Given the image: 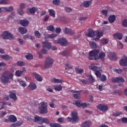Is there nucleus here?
Listing matches in <instances>:
<instances>
[{
    "instance_id": "c03bdc74",
    "label": "nucleus",
    "mask_w": 127,
    "mask_h": 127,
    "mask_svg": "<svg viewBox=\"0 0 127 127\" xmlns=\"http://www.w3.org/2000/svg\"><path fill=\"white\" fill-rule=\"evenodd\" d=\"M50 127H61V125L57 123H51L50 124Z\"/></svg>"
},
{
    "instance_id": "09e8293b",
    "label": "nucleus",
    "mask_w": 127,
    "mask_h": 127,
    "mask_svg": "<svg viewBox=\"0 0 127 127\" xmlns=\"http://www.w3.org/2000/svg\"><path fill=\"white\" fill-rule=\"evenodd\" d=\"M52 3L55 5H59V4L61 3V2L60 0H53Z\"/></svg>"
},
{
    "instance_id": "bf43d9fd",
    "label": "nucleus",
    "mask_w": 127,
    "mask_h": 127,
    "mask_svg": "<svg viewBox=\"0 0 127 127\" xmlns=\"http://www.w3.org/2000/svg\"><path fill=\"white\" fill-rule=\"evenodd\" d=\"M101 12L102 14H104V15H107V14H108V12H109V11L107 9H103L101 11Z\"/></svg>"
},
{
    "instance_id": "39448f33",
    "label": "nucleus",
    "mask_w": 127,
    "mask_h": 127,
    "mask_svg": "<svg viewBox=\"0 0 127 127\" xmlns=\"http://www.w3.org/2000/svg\"><path fill=\"white\" fill-rule=\"evenodd\" d=\"M71 118L67 117L66 120L67 122H72V123H76L79 121V117H78V113L77 112L74 111L71 113Z\"/></svg>"
},
{
    "instance_id": "20e7f679",
    "label": "nucleus",
    "mask_w": 127,
    "mask_h": 127,
    "mask_svg": "<svg viewBox=\"0 0 127 127\" xmlns=\"http://www.w3.org/2000/svg\"><path fill=\"white\" fill-rule=\"evenodd\" d=\"M9 77H10L11 80H12V77L13 75L9 73V71H5L2 74L0 77V80L3 83H8L9 81Z\"/></svg>"
},
{
    "instance_id": "4c0bfd02",
    "label": "nucleus",
    "mask_w": 127,
    "mask_h": 127,
    "mask_svg": "<svg viewBox=\"0 0 127 127\" xmlns=\"http://www.w3.org/2000/svg\"><path fill=\"white\" fill-rule=\"evenodd\" d=\"M89 45L91 48H97L98 47V45L94 42H90Z\"/></svg>"
},
{
    "instance_id": "f704fd0d",
    "label": "nucleus",
    "mask_w": 127,
    "mask_h": 127,
    "mask_svg": "<svg viewBox=\"0 0 127 127\" xmlns=\"http://www.w3.org/2000/svg\"><path fill=\"white\" fill-rule=\"evenodd\" d=\"M89 68L91 69V70H92V71H94V72H96V71H98V69H99L98 67H97L93 64H91L89 65Z\"/></svg>"
},
{
    "instance_id": "6e6552de",
    "label": "nucleus",
    "mask_w": 127,
    "mask_h": 127,
    "mask_svg": "<svg viewBox=\"0 0 127 127\" xmlns=\"http://www.w3.org/2000/svg\"><path fill=\"white\" fill-rule=\"evenodd\" d=\"M54 62V61L52 58H50V57H47L45 62V68L47 69L52 67Z\"/></svg>"
},
{
    "instance_id": "4d7b16f0",
    "label": "nucleus",
    "mask_w": 127,
    "mask_h": 127,
    "mask_svg": "<svg viewBox=\"0 0 127 127\" xmlns=\"http://www.w3.org/2000/svg\"><path fill=\"white\" fill-rule=\"evenodd\" d=\"M75 71L77 74H82L83 72H84V69H78V68H75Z\"/></svg>"
},
{
    "instance_id": "1a4fd4ad",
    "label": "nucleus",
    "mask_w": 127,
    "mask_h": 127,
    "mask_svg": "<svg viewBox=\"0 0 127 127\" xmlns=\"http://www.w3.org/2000/svg\"><path fill=\"white\" fill-rule=\"evenodd\" d=\"M39 112L40 114H47L48 111L47 110V103L43 102L39 109Z\"/></svg>"
},
{
    "instance_id": "a878e982",
    "label": "nucleus",
    "mask_w": 127,
    "mask_h": 127,
    "mask_svg": "<svg viewBox=\"0 0 127 127\" xmlns=\"http://www.w3.org/2000/svg\"><path fill=\"white\" fill-rule=\"evenodd\" d=\"M110 41V39L108 38H103L101 40H100V42L101 44H104L105 45L108 44Z\"/></svg>"
},
{
    "instance_id": "7c9ffc66",
    "label": "nucleus",
    "mask_w": 127,
    "mask_h": 127,
    "mask_svg": "<svg viewBox=\"0 0 127 127\" xmlns=\"http://www.w3.org/2000/svg\"><path fill=\"white\" fill-rule=\"evenodd\" d=\"M108 20L110 23H113V22L116 21V16L115 15H111L109 17Z\"/></svg>"
},
{
    "instance_id": "f8f14e48",
    "label": "nucleus",
    "mask_w": 127,
    "mask_h": 127,
    "mask_svg": "<svg viewBox=\"0 0 127 127\" xmlns=\"http://www.w3.org/2000/svg\"><path fill=\"white\" fill-rule=\"evenodd\" d=\"M122 58L119 61L120 66H127V57L124 56L122 57Z\"/></svg>"
},
{
    "instance_id": "a19ab883",
    "label": "nucleus",
    "mask_w": 127,
    "mask_h": 127,
    "mask_svg": "<svg viewBox=\"0 0 127 127\" xmlns=\"http://www.w3.org/2000/svg\"><path fill=\"white\" fill-rule=\"evenodd\" d=\"M99 79L100 81H102V82H106V81H107V76L103 74L99 77Z\"/></svg>"
},
{
    "instance_id": "774afa93",
    "label": "nucleus",
    "mask_w": 127,
    "mask_h": 127,
    "mask_svg": "<svg viewBox=\"0 0 127 127\" xmlns=\"http://www.w3.org/2000/svg\"><path fill=\"white\" fill-rule=\"evenodd\" d=\"M23 39L25 40H27V39H29V36L27 34L24 35Z\"/></svg>"
},
{
    "instance_id": "ea45409f",
    "label": "nucleus",
    "mask_w": 127,
    "mask_h": 127,
    "mask_svg": "<svg viewBox=\"0 0 127 127\" xmlns=\"http://www.w3.org/2000/svg\"><path fill=\"white\" fill-rule=\"evenodd\" d=\"M47 30H49V31H52V32H54V31L55 30V29L54 28V26L53 25H50L47 27Z\"/></svg>"
},
{
    "instance_id": "393cba45",
    "label": "nucleus",
    "mask_w": 127,
    "mask_h": 127,
    "mask_svg": "<svg viewBox=\"0 0 127 127\" xmlns=\"http://www.w3.org/2000/svg\"><path fill=\"white\" fill-rule=\"evenodd\" d=\"M20 23L22 26H27L29 23V21L26 19L21 20L20 21Z\"/></svg>"
},
{
    "instance_id": "c756f323",
    "label": "nucleus",
    "mask_w": 127,
    "mask_h": 127,
    "mask_svg": "<svg viewBox=\"0 0 127 127\" xmlns=\"http://www.w3.org/2000/svg\"><path fill=\"white\" fill-rule=\"evenodd\" d=\"M57 34H47V36H45V38H50L51 39H53L57 37Z\"/></svg>"
},
{
    "instance_id": "052dcab7",
    "label": "nucleus",
    "mask_w": 127,
    "mask_h": 127,
    "mask_svg": "<svg viewBox=\"0 0 127 127\" xmlns=\"http://www.w3.org/2000/svg\"><path fill=\"white\" fill-rule=\"evenodd\" d=\"M73 98H74V99H77V100H79V99H80V94H73Z\"/></svg>"
},
{
    "instance_id": "49530a36",
    "label": "nucleus",
    "mask_w": 127,
    "mask_h": 127,
    "mask_svg": "<svg viewBox=\"0 0 127 127\" xmlns=\"http://www.w3.org/2000/svg\"><path fill=\"white\" fill-rule=\"evenodd\" d=\"M35 36L37 38H40L41 37V34L38 31H36L34 33Z\"/></svg>"
},
{
    "instance_id": "cd10ccee",
    "label": "nucleus",
    "mask_w": 127,
    "mask_h": 127,
    "mask_svg": "<svg viewBox=\"0 0 127 127\" xmlns=\"http://www.w3.org/2000/svg\"><path fill=\"white\" fill-rule=\"evenodd\" d=\"M17 82L19 83L22 87H26V82L23 81L22 79L19 78L17 79Z\"/></svg>"
},
{
    "instance_id": "72a5a7b5",
    "label": "nucleus",
    "mask_w": 127,
    "mask_h": 127,
    "mask_svg": "<svg viewBox=\"0 0 127 127\" xmlns=\"http://www.w3.org/2000/svg\"><path fill=\"white\" fill-rule=\"evenodd\" d=\"M54 88L55 91H62V85H54Z\"/></svg>"
},
{
    "instance_id": "a211bd4d",
    "label": "nucleus",
    "mask_w": 127,
    "mask_h": 127,
    "mask_svg": "<svg viewBox=\"0 0 127 127\" xmlns=\"http://www.w3.org/2000/svg\"><path fill=\"white\" fill-rule=\"evenodd\" d=\"M0 57L3 60H6L9 61L12 59V57L8 56V55H1Z\"/></svg>"
},
{
    "instance_id": "bb28decb",
    "label": "nucleus",
    "mask_w": 127,
    "mask_h": 127,
    "mask_svg": "<svg viewBox=\"0 0 127 127\" xmlns=\"http://www.w3.org/2000/svg\"><path fill=\"white\" fill-rule=\"evenodd\" d=\"M92 4V0L90 1H84L83 3V5L84 7H89Z\"/></svg>"
},
{
    "instance_id": "e433bc0d",
    "label": "nucleus",
    "mask_w": 127,
    "mask_h": 127,
    "mask_svg": "<svg viewBox=\"0 0 127 127\" xmlns=\"http://www.w3.org/2000/svg\"><path fill=\"white\" fill-rule=\"evenodd\" d=\"M51 81L53 82V83H62V82H63L62 80L60 79H57L56 78H52L51 79Z\"/></svg>"
},
{
    "instance_id": "9d476101",
    "label": "nucleus",
    "mask_w": 127,
    "mask_h": 127,
    "mask_svg": "<svg viewBox=\"0 0 127 127\" xmlns=\"http://www.w3.org/2000/svg\"><path fill=\"white\" fill-rule=\"evenodd\" d=\"M103 34H104L102 32H99V31H95L94 37L96 36V37L94 38L93 40H95V41H99L101 37L103 36Z\"/></svg>"
},
{
    "instance_id": "ddd939ff",
    "label": "nucleus",
    "mask_w": 127,
    "mask_h": 127,
    "mask_svg": "<svg viewBox=\"0 0 127 127\" xmlns=\"http://www.w3.org/2000/svg\"><path fill=\"white\" fill-rule=\"evenodd\" d=\"M108 57L111 60H114V61L118 60L117 54H116L115 52H109L108 53Z\"/></svg>"
},
{
    "instance_id": "2eb2a0df",
    "label": "nucleus",
    "mask_w": 127,
    "mask_h": 127,
    "mask_svg": "<svg viewBox=\"0 0 127 127\" xmlns=\"http://www.w3.org/2000/svg\"><path fill=\"white\" fill-rule=\"evenodd\" d=\"M33 75L37 81H38L39 82H42L43 80V78L38 73H37L36 72H33Z\"/></svg>"
},
{
    "instance_id": "5fc2aeb1",
    "label": "nucleus",
    "mask_w": 127,
    "mask_h": 127,
    "mask_svg": "<svg viewBox=\"0 0 127 127\" xmlns=\"http://www.w3.org/2000/svg\"><path fill=\"white\" fill-rule=\"evenodd\" d=\"M15 74L17 77H20V76L22 75V73L21 72L20 70H16L15 72Z\"/></svg>"
},
{
    "instance_id": "4468645a",
    "label": "nucleus",
    "mask_w": 127,
    "mask_h": 127,
    "mask_svg": "<svg viewBox=\"0 0 127 127\" xmlns=\"http://www.w3.org/2000/svg\"><path fill=\"white\" fill-rule=\"evenodd\" d=\"M97 109L102 112H106V111H108L109 107L103 104H99L97 106Z\"/></svg>"
},
{
    "instance_id": "5701e85b",
    "label": "nucleus",
    "mask_w": 127,
    "mask_h": 127,
    "mask_svg": "<svg viewBox=\"0 0 127 127\" xmlns=\"http://www.w3.org/2000/svg\"><path fill=\"white\" fill-rule=\"evenodd\" d=\"M18 30L19 32L21 33V34H25V33L27 32V29H26V28H24L22 27H19L18 29Z\"/></svg>"
},
{
    "instance_id": "7ed1b4c3",
    "label": "nucleus",
    "mask_w": 127,
    "mask_h": 127,
    "mask_svg": "<svg viewBox=\"0 0 127 127\" xmlns=\"http://www.w3.org/2000/svg\"><path fill=\"white\" fill-rule=\"evenodd\" d=\"M34 123H38V125H43V124H46L49 125V120L46 118H43L42 117L35 115L33 119Z\"/></svg>"
},
{
    "instance_id": "6e6d98bb",
    "label": "nucleus",
    "mask_w": 127,
    "mask_h": 127,
    "mask_svg": "<svg viewBox=\"0 0 127 127\" xmlns=\"http://www.w3.org/2000/svg\"><path fill=\"white\" fill-rule=\"evenodd\" d=\"M122 25L124 27H127V19H125L123 20Z\"/></svg>"
},
{
    "instance_id": "a18cd8bd",
    "label": "nucleus",
    "mask_w": 127,
    "mask_h": 127,
    "mask_svg": "<svg viewBox=\"0 0 127 127\" xmlns=\"http://www.w3.org/2000/svg\"><path fill=\"white\" fill-rule=\"evenodd\" d=\"M13 11V7L10 6L8 7H6V12H12Z\"/></svg>"
},
{
    "instance_id": "c9c22d12",
    "label": "nucleus",
    "mask_w": 127,
    "mask_h": 127,
    "mask_svg": "<svg viewBox=\"0 0 127 127\" xmlns=\"http://www.w3.org/2000/svg\"><path fill=\"white\" fill-rule=\"evenodd\" d=\"M50 15L53 17H55V11L54 9H51L48 10Z\"/></svg>"
},
{
    "instance_id": "6ab92c4d",
    "label": "nucleus",
    "mask_w": 127,
    "mask_h": 127,
    "mask_svg": "<svg viewBox=\"0 0 127 127\" xmlns=\"http://www.w3.org/2000/svg\"><path fill=\"white\" fill-rule=\"evenodd\" d=\"M91 126V122L90 120L83 122L80 126V127H90Z\"/></svg>"
},
{
    "instance_id": "412c9836",
    "label": "nucleus",
    "mask_w": 127,
    "mask_h": 127,
    "mask_svg": "<svg viewBox=\"0 0 127 127\" xmlns=\"http://www.w3.org/2000/svg\"><path fill=\"white\" fill-rule=\"evenodd\" d=\"M85 35L88 37H95V31H94L92 29H90L88 33L85 34Z\"/></svg>"
},
{
    "instance_id": "c85d7f7f",
    "label": "nucleus",
    "mask_w": 127,
    "mask_h": 127,
    "mask_svg": "<svg viewBox=\"0 0 127 127\" xmlns=\"http://www.w3.org/2000/svg\"><path fill=\"white\" fill-rule=\"evenodd\" d=\"M87 82L89 84H93V83H95V79L93 77V76L90 75L87 78Z\"/></svg>"
},
{
    "instance_id": "37998d69",
    "label": "nucleus",
    "mask_w": 127,
    "mask_h": 127,
    "mask_svg": "<svg viewBox=\"0 0 127 127\" xmlns=\"http://www.w3.org/2000/svg\"><path fill=\"white\" fill-rule=\"evenodd\" d=\"M37 8L35 7H33L29 9L30 13L32 14L35 13V11H37Z\"/></svg>"
},
{
    "instance_id": "f03ea898",
    "label": "nucleus",
    "mask_w": 127,
    "mask_h": 127,
    "mask_svg": "<svg viewBox=\"0 0 127 127\" xmlns=\"http://www.w3.org/2000/svg\"><path fill=\"white\" fill-rule=\"evenodd\" d=\"M42 44L43 48L41 52L42 53H43V54H46V53H47V51H48V50H49L50 48L52 49V50H53L54 51L57 49L56 46L51 47V43L50 42H43Z\"/></svg>"
},
{
    "instance_id": "dca6fc26",
    "label": "nucleus",
    "mask_w": 127,
    "mask_h": 127,
    "mask_svg": "<svg viewBox=\"0 0 127 127\" xmlns=\"http://www.w3.org/2000/svg\"><path fill=\"white\" fill-rule=\"evenodd\" d=\"M75 104L79 108H80V107H82V108H86V107H87V104L86 103H83L80 101H75Z\"/></svg>"
},
{
    "instance_id": "603ef678",
    "label": "nucleus",
    "mask_w": 127,
    "mask_h": 127,
    "mask_svg": "<svg viewBox=\"0 0 127 127\" xmlns=\"http://www.w3.org/2000/svg\"><path fill=\"white\" fill-rule=\"evenodd\" d=\"M65 67V70H70V69H72V66H70V64H69V63H66Z\"/></svg>"
},
{
    "instance_id": "de8ad7c7",
    "label": "nucleus",
    "mask_w": 127,
    "mask_h": 127,
    "mask_svg": "<svg viewBox=\"0 0 127 127\" xmlns=\"http://www.w3.org/2000/svg\"><path fill=\"white\" fill-rule=\"evenodd\" d=\"M8 0H0V4H8Z\"/></svg>"
},
{
    "instance_id": "0e129e2a",
    "label": "nucleus",
    "mask_w": 127,
    "mask_h": 127,
    "mask_svg": "<svg viewBox=\"0 0 127 127\" xmlns=\"http://www.w3.org/2000/svg\"><path fill=\"white\" fill-rule=\"evenodd\" d=\"M49 105L50 107L52 108H55V104H54V101H52L49 104Z\"/></svg>"
},
{
    "instance_id": "b1692460",
    "label": "nucleus",
    "mask_w": 127,
    "mask_h": 127,
    "mask_svg": "<svg viewBox=\"0 0 127 127\" xmlns=\"http://www.w3.org/2000/svg\"><path fill=\"white\" fill-rule=\"evenodd\" d=\"M8 120L11 123H15V122L17 121L16 117L13 115H10L9 117L8 118Z\"/></svg>"
},
{
    "instance_id": "13d9d810",
    "label": "nucleus",
    "mask_w": 127,
    "mask_h": 127,
    "mask_svg": "<svg viewBox=\"0 0 127 127\" xmlns=\"http://www.w3.org/2000/svg\"><path fill=\"white\" fill-rule=\"evenodd\" d=\"M95 74L96 76H97V77H98V78L102 76V74H101L100 70H97L96 71H95Z\"/></svg>"
},
{
    "instance_id": "680f3d73",
    "label": "nucleus",
    "mask_w": 127,
    "mask_h": 127,
    "mask_svg": "<svg viewBox=\"0 0 127 127\" xmlns=\"http://www.w3.org/2000/svg\"><path fill=\"white\" fill-rule=\"evenodd\" d=\"M114 71L116 72V73H118V74H122L123 73V69H115L114 70Z\"/></svg>"
},
{
    "instance_id": "864d4df0",
    "label": "nucleus",
    "mask_w": 127,
    "mask_h": 127,
    "mask_svg": "<svg viewBox=\"0 0 127 127\" xmlns=\"http://www.w3.org/2000/svg\"><path fill=\"white\" fill-rule=\"evenodd\" d=\"M18 66L21 67L22 66H24L25 65V63L21 61H18L17 62Z\"/></svg>"
},
{
    "instance_id": "f257e3e1",
    "label": "nucleus",
    "mask_w": 127,
    "mask_h": 127,
    "mask_svg": "<svg viewBox=\"0 0 127 127\" xmlns=\"http://www.w3.org/2000/svg\"><path fill=\"white\" fill-rule=\"evenodd\" d=\"M106 57V54L104 52H100L99 49H94L89 52L88 59L89 60H98L101 59L104 61Z\"/></svg>"
},
{
    "instance_id": "e2e57ef3",
    "label": "nucleus",
    "mask_w": 127,
    "mask_h": 127,
    "mask_svg": "<svg viewBox=\"0 0 127 127\" xmlns=\"http://www.w3.org/2000/svg\"><path fill=\"white\" fill-rule=\"evenodd\" d=\"M0 12H6V7H0Z\"/></svg>"
},
{
    "instance_id": "79ce46f5",
    "label": "nucleus",
    "mask_w": 127,
    "mask_h": 127,
    "mask_svg": "<svg viewBox=\"0 0 127 127\" xmlns=\"http://www.w3.org/2000/svg\"><path fill=\"white\" fill-rule=\"evenodd\" d=\"M121 115H123V112L119 111H116L115 113L112 114L113 117H119V116H121Z\"/></svg>"
},
{
    "instance_id": "473e14b6",
    "label": "nucleus",
    "mask_w": 127,
    "mask_h": 127,
    "mask_svg": "<svg viewBox=\"0 0 127 127\" xmlns=\"http://www.w3.org/2000/svg\"><path fill=\"white\" fill-rule=\"evenodd\" d=\"M61 54L63 56H67V55H69L70 54V49H66L64 51H63L61 53Z\"/></svg>"
},
{
    "instance_id": "338daca9",
    "label": "nucleus",
    "mask_w": 127,
    "mask_h": 127,
    "mask_svg": "<svg viewBox=\"0 0 127 127\" xmlns=\"http://www.w3.org/2000/svg\"><path fill=\"white\" fill-rule=\"evenodd\" d=\"M122 122L123 124H127V118H123L122 119Z\"/></svg>"
},
{
    "instance_id": "2f4dec72",
    "label": "nucleus",
    "mask_w": 127,
    "mask_h": 127,
    "mask_svg": "<svg viewBox=\"0 0 127 127\" xmlns=\"http://www.w3.org/2000/svg\"><path fill=\"white\" fill-rule=\"evenodd\" d=\"M4 105H6V106H11V103H8L7 102H0V110H2V109H3Z\"/></svg>"
},
{
    "instance_id": "3c124183",
    "label": "nucleus",
    "mask_w": 127,
    "mask_h": 127,
    "mask_svg": "<svg viewBox=\"0 0 127 127\" xmlns=\"http://www.w3.org/2000/svg\"><path fill=\"white\" fill-rule=\"evenodd\" d=\"M17 11L20 15H23V14H24V11H23L22 9H18Z\"/></svg>"
},
{
    "instance_id": "4be33fe9",
    "label": "nucleus",
    "mask_w": 127,
    "mask_h": 127,
    "mask_svg": "<svg viewBox=\"0 0 127 127\" xmlns=\"http://www.w3.org/2000/svg\"><path fill=\"white\" fill-rule=\"evenodd\" d=\"M28 87L29 90H31V91H33V90H35L37 88L36 84L33 82L30 83Z\"/></svg>"
},
{
    "instance_id": "8fccbe9b",
    "label": "nucleus",
    "mask_w": 127,
    "mask_h": 127,
    "mask_svg": "<svg viewBox=\"0 0 127 127\" xmlns=\"http://www.w3.org/2000/svg\"><path fill=\"white\" fill-rule=\"evenodd\" d=\"M27 60H32L33 59V56L31 54H29L26 56Z\"/></svg>"
},
{
    "instance_id": "f3484780",
    "label": "nucleus",
    "mask_w": 127,
    "mask_h": 127,
    "mask_svg": "<svg viewBox=\"0 0 127 127\" xmlns=\"http://www.w3.org/2000/svg\"><path fill=\"white\" fill-rule=\"evenodd\" d=\"M123 35L122 33H117L113 35V37L115 39H119V40H122L123 39Z\"/></svg>"
},
{
    "instance_id": "69168bd1",
    "label": "nucleus",
    "mask_w": 127,
    "mask_h": 127,
    "mask_svg": "<svg viewBox=\"0 0 127 127\" xmlns=\"http://www.w3.org/2000/svg\"><path fill=\"white\" fill-rule=\"evenodd\" d=\"M64 9L66 12H71L72 11V9L69 7H64Z\"/></svg>"
},
{
    "instance_id": "9b49d317",
    "label": "nucleus",
    "mask_w": 127,
    "mask_h": 127,
    "mask_svg": "<svg viewBox=\"0 0 127 127\" xmlns=\"http://www.w3.org/2000/svg\"><path fill=\"white\" fill-rule=\"evenodd\" d=\"M112 82L113 83H124L125 82V79L121 76L116 78L112 77Z\"/></svg>"
},
{
    "instance_id": "0eeeda50",
    "label": "nucleus",
    "mask_w": 127,
    "mask_h": 127,
    "mask_svg": "<svg viewBox=\"0 0 127 127\" xmlns=\"http://www.w3.org/2000/svg\"><path fill=\"white\" fill-rule=\"evenodd\" d=\"M53 42L55 44H60L61 46H66L68 43V42L64 38H61L59 40H54Z\"/></svg>"
},
{
    "instance_id": "423d86ee",
    "label": "nucleus",
    "mask_w": 127,
    "mask_h": 127,
    "mask_svg": "<svg viewBox=\"0 0 127 127\" xmlns=\"http://www.w3.org/2000/svg\"><path fill=\"white\" fill-rule=\"evenodd\" d=\"M0 36L3 39H8L9 40L14 39V36L8 31L3 32Z\"/></svg>"
},
{
    "instance_id": "aec40b11",
    "label": "nucleus",
    "mask_w": 127,
    "mask_h": 127,
    "mask_svg": "<svg viewBox=\"0 0 127 127\" xmlns=\"http://www.w3.org/2000/svg\"><path fill=\"white\" fill-rule=\"evenodd\" d=\"M64 33L65 34H68V35H73L74 34V31L67 27H65L64 30Z\"/></svg>"
},
{
    "instance_id": "58836bf2",
    "label": "nucleus",
    "mask_w": 127,
    "mask_h": 127,
    "mask_svg": "<svg viewBox=\"0 0 127 127\" xmlns=\"http://www.w3.org/2000/svg\"><path fill=\"white\" fill-rule=\"evenodd\" d=\"M9 97L11 99L13 100V101H16V100H17L16 95L14 93H10L9 95Z\"/></svg>"
}]
</instances>
